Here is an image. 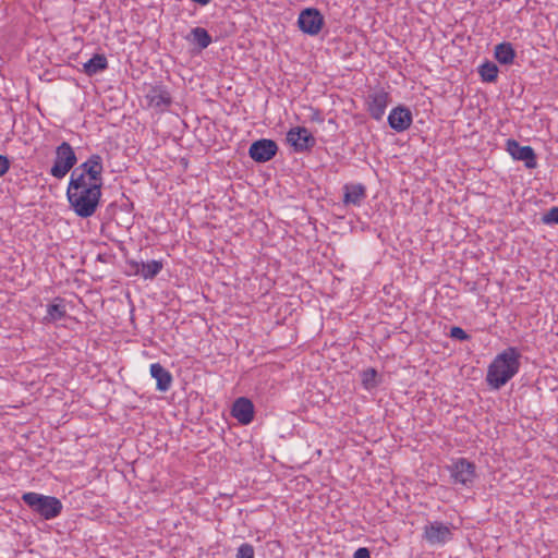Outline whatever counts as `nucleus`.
Returning a JSON list of instances; mask_svg holds the SVG:
<instances>
[{
	"mask_svg": "<svg viewBox=\"0 0 558 558\" xmlns=\"http://www.w3.org/2000/svg\"><path fill=\"white\" fill-rule=\"evenodd\" d=\"M376 377H377L376 369L367 368L366 371H364L362 374V384H363L364 388H366V389L375 388L377 386Z\"/></svg>",
	"mask_w": 558,
	"mask_h": 558,
	"instance_id": "nucleus-23",
	"label": "nucleus"
},
{
	"mask_svg": "<svg viewBox=\"0 0 558 558\" xmlns=\"http://www.w3.org/2000/svg\"><path fill=\"white\" fill-rule=\"evenodd\" d=\"M106 68L107 58L105 54L96 53L84 63L83 70H105Z\"/></svg>",
	"mask_w": 558,
	"mask_h": 558,
	"instance_id": "nucleus-22",
	"label": "nucleus"
},
{
	"mask_svg": "<svg viewBox=\"0 0 558 558\" xmlns=\"http://www.w3.org/2000/svg\"><path fill=\"white\" fill-rule=\"evenodd\" d=\"M22 500L32 511L38 513L45 520L57 518L63 509L62 502L57 497L46 496L35 492L24 493Z\"/></svg>",
	"mask_w": 558,
	"mask_h": 558,
	"instance_id": "nucleus-3",
	"label": "nucleus"
},
{
	"mask_svg": "<svg viewBox=\"0 0 558 558\" xmlns=\"http://www.w3.org/2000/svg\"><path fill=\"white\" fill-rule=\"evenodd\" d=\"M102 157L94 154L72 171L70 179L80 180L81 178L83 182H102Z\"/></svg>",
	"mask_w": 558,
	"mask_h": 558,
	"instance_id": "nucleus-7",
	"label": "nucleus"
},
{
	"mask_svg": "<svg viewBox=\"0 0 558 558\" xmlns=\"http://www.w3.org/2000/svg\"><path fill=\"white\" fill-rule=\"evenodd\" d=\"M51 74H54V72H48V71H45L43 73V75L39 76L40 80H46L48 82L54 80V76H51Z\"/></svg>",
	"mask_w": 558,
	"mask_h": 558,
	"instance_id": "nucleus-31",
	"label": "nucleus"
},
{
	"mask_svg": "<svg viewBox=\"0 0 558 558\" xmlns=\"http://www.w3.org/2000/svg\"><path fill=\"white\" fill-rule=\"evenodd\" d=\"M86 74H88L89 76L94 73V72H90V71H87L85 72Z\"/></svg>",
	"mask_w": 558,
	"mask_h": 558,
	"instance_id": "nucleus-33",
	"label": "nucleus"
},
{
	"mask_svg": "<svg viewBox=\"0 0 558 558\" xmlns=\"http://www.w3.org/2000/svg\"><path fill=\"white\" fill-rule=\"evenodd\" d=\"M66 316L64 300L56 298L52 303L47 305V314L43 318L45 324L56 323Z\"/></svg>",
	"mask_w": 558,
	"mask_h": 558,
	"instance_id": "nucleus-18",
	"label": "nucleus"
},
{
	"mask_svg": "<svg viewBox=\"0 0 558 558\" xmlns=\"http://www.w3.org/2000/svg\"><path fill=\"white\" fill-rule=\"evenodd\" d=\"M254 547L250 543H243L236 550L235 558H254Z\"/></svg>",
	"mask_w": 558,
	"mask_h": 558,
	"instance_id": "nucleus-24",
	"label": "nucleus"
},
{
	"mask_svg": "<svg viewBox=\"0 0 558 558\" xmlns=\"http://www.w3.org/2000/svg\"><path fill=\"white\" fill-rule=\"evenodd\" d=\"M449 335L451 338L460 341H466L470 339V336L461 327L458 326L451 327Z\"/></svg>",
	"mask_w": 558,
	"mask_h": 558,
	"instance_id": "nucleus-26",
	"label": "nucleus"
},
{
	"mask_svg": "<svg viewBox=\"0 0 558 558\" xmlns=\"http://www.w3.org/2000/svg\"><path fill=\"white\" fill-rule=\"evenodd\" d=\"M390 102L389 92L383 86L369 87L365 97V104L369 116L374 120H381Z\"/></svg>",
	"mask_w": 558,
	"mask_h": 558,
	"instance_id": "nucleus-6",
	"label": "nucleus"
},
{
	"mask_svg": "<svg viewBox=\"0 0 558 558\" xmlns=\"http://www.w3.org/2000/svg\"><path fill=\"white\" fill-rule=\"evenodd\" d=\"M521 353L514 347H509L498 353L488 366L486 383L495 390L504 387L520 369Z\"/></svg>",
	"mask_w": 558,
	"mask_h": 558,
	"instance_id": "nucleus-2",
	"label": "nucleus"
},
{
	"mask_svg": "<svg viewBox=\"0 0 558 558\" xmlns=\"http://www.w3.org/2000/svg\"><path fill=\"white\" fill-rule=\"evenodd\" d=\"M494 54L500 64L509 65L513 62L515 51L512 44L505 41L496 45Z\"/></svg>",
	"mask_w": 558,
	"mask_h": 558,
	"instance_id": "nucleus-20",
	"label": "nucleus"
},
{
	"mask_svg": "<svg viewBox=\"0 0 558 558\" xmlns=\"http://www.w3.org/2000/svg\"><path fill=\"white\" fill-rule=\"evenodd\" d=\"M546 225H558V207H551L542 218Z\"/></svg>",
	"mask_w": 558,
	"mask_h": 558,
	"instance_id": "nucleus-25",
	"label": "nucleus"
},
{
	"mask_svg": "<svg viewBox=\"0 0 558 558\" xmlns=\"http://www.w3.org/2000/svg\"><path fill=\"white\" fill-rule=\"evenodd\" d=\"M192 1L195 3H198L201 5H207L208 3H210L211 0H192Z\"/></svg>",
	"mask_w": 558,
	"mask_h": 558,
	"instance_id": "nucleus-32",
	"label": "nucleus"
},
{
	"mask_svg": "<svg viewBox=\"0 0 558 558\" xmlns=\"http://www.w3.org/2000/svg\"><path fill=\"white\" fill-rule=\"evenodd\" d=\"M476 70H480V71H496V70H499V69H498V66L494 62L486 61V62L480 64Z\"/></svg>",
	"mask_w": 558,
	"mask_h": 558,
	"instance_id": "nucleus-29",
	"label": "nucleus"
},
{
	"mask_svg": "<svg viewBox=\"0 0 558 558\" xmlns=\"http://www.w3.org/2000/svg\"><path fill=\"white\" fill-rule=\"evenodd\" d=\"M76 162L77 158L72 146L68 142H62L56 148V158L50 174L56 179H63Z\"/></svg>",
	"mask_w": 558,
	"mask_h": 558,
	"instance_id": "nucleus-5",
	"label": "nucleus"
},
{
	"mask_svg": "<svg viewBox=\"0 0 558 558\" xmlns=\"http://www.w3.org/2000/svg\"><path fill=\"white\" fill-rule=\"evenodd\" d=\"M452 529L451 524L440 521L428 522L423 527V538L429 545H444L452 539Z\"/></svg>",
	"mask_w": 558,
	"mask_h": 558,
	"instance_id": "nucleus-8",
	"label": "nucleus"
},
{
	"mask_svg": "<svg viewBox=\"0 0 558 558\" xmlns=\"http://www.w3.org/2000/svg\"><path fill=\"white\" fill-rule=\"evenodd\" d=\"M366 197V189L363 184H347L344 185V204H352L360 206Z\"/></svg>",
	"mask_w": 558,
	"mask_h": 558,
	"instance_id": "nucleus-19",
	"label": "nucleus"
},
{
	"mask_svg": "<svg viewBox=\"0 0 558 558\" xmlns=\"http://www.w3.org/2000/svg\"><path fill=\"white\" fill-rule=\"evenodd\" d=\"M300 29L311 36L317 35L324 25V16L315 8L304 9L298 19Z\"/></svg>",
	"mask_w": 558,
	"mask_h": 558,
	"instance_id": "nucleus-10",
	"label": "nucleus"
},
{
	"mask_svg": "<svg viewBox=\"0 0 558 558\" xmlns=\"http://www.w3.org/2000/svg\"><path fill=\"white\" fill-rule=\"evenodd\" d=\"M102 182H83L70 179L66 197L73 211L81 218L93 216L99 205Z\"/></svg>",
	"mask_w": 558,
	"mask_h": 558,
	"instance_id": "nucleus-1",
	"label": "nucleus"
},
{
	"mask_svg": "<svg viewBox=\"0 0 558 558\" xmlns=\"http://www.w3.org/2000/svg\"><path fill=\"white\" fill-rule=\"evenodd\" d=\"M287 141L296 153L308 151L316 145V138L304 126L292 128L287 133Z\"/></svg>",
	"mask_w": 558,
	"mask_h": 558,
	"instance_id": "nucleus-9",
	"label": "nucleus"
},
{
	"mask_svg": "<svg viewBox=\"0 0 558 558\" xmlns=\"http://www.w3.org/2000/svg\"><path fill=\"white\" fill-rule=\"evenodd\" d=\"M447 470L452 484L466 488L471 487L477 477L475 464L465 458L453 460L450 465H447Z\"/></svg>",
	"mask_w": 558,
	"mask_h": 558,
	"instance_id": "nucleus-4",
	"label": "nucleus"
},
{
	"mask_svg": "<svg viewBox=\"0 0 558 558\" xmlns=\"http://www.w3.org/2000/svg\"><path fill=\"white\" fill-rule=\"evenodd\" d=\"M481 75V78L485 83H494L497 81L498 73L499 72H478Z\"/></svg>",
	"mask_w": 558,
	"mask_h": 558,
	"instance_id": "nucleus-27",
	"label": "nucleus"
},
{
	"mask_svg": "<svg viewBox=\"0 0 558 558\" xmlns=\"http://www.w3.org/2000/svg\"><path fill=\"white\" fill-rule=\"evenodd\" d=\"M506 149L513 159L523 161L527 169L536 168V155L531 146H521L518 141L509 138Z\"/></svg>",
	"mask_w": 558,
	"mask_h": 558,
	"instance_id": "nucleus-12",
	"label": "nucleus"
},
{
	"mask_svg": "<svg viewBox=\"0 0 558 558\" xmlns=\"http://www.w3.org/2000/svg\"><path fill=\"white\" fill-rule=\"evenodd\" d=\"M231 414L239 423L247 425L254 418V404L250 399L240 397L234 401Z\"/></svg>",
	"mask_w": 558,
	"mask_h": 558,
	"instance_id": "nucleus-14",
	"label": "nucleus"
},
{
	"mask_svg": "<svg viewBox=\"0 0 558 558\" xmlns=\"http://www.w3.org/2000/svg\"><path fill=\"white\" fill-rule=\"evenodd\" d=\"M131 267L136 275H140L145 280H151L162 270L163 265L162 262L154 259L147 263L132 262Z\"/></svg>",
	"mask_w": 558,
	"mask_h": 558,
	"instance_id": "nucleus-16",
	"label": "nucleus"
},
{
	"mask_svg": "<svg viewBox=\"0 0 558 558\" xmlns=\"http://www.w3.org/2000/svg\"><path fill=\"white\" fill-rule=\"evenodd\" d=\"M278 151L275 141L260 138L253 142L248 148V156L256 162L263 163L271 160Z\"/></svg>",
	"mask_w": 558,
	"mask_h": 558,
	"instance_id": "nucleus-11",
	"label": "nucleus"
},
{
	"mask_svg": "<svg viewBox=\"0 0 558 558\" xmlns=\"http://www.w3.org/2000/svg\"><path fill=\"white\" fill-rule=\"evenodd\" d=\"M146 99L148 106L156 109H163L171 102L169 93L161 86L150 87L146 94Z\"/></svg>",
	"mask_w": 558,
	"mask_h": 558,
	"instance_id": "nucleus-17",
	"label": "nucleus"
},
{
	"mask_svg": "<svg viewBox=\"0 0 558 558\" xmlns=\"http://www.w3.org/2000/svg\"><path fill=\"white\" fill-rule=\"evenodd\" d=\"M354 558H371L369 550L365 547H361L355 550Z\"/></svg>",
	"mask_w": 558,
	"mask_h": 558,
	"instance_id": "nucleus-30",
	"label": "nucleus"
},
{
	"mask_svg": "<svg viewBox=\"0 0 558 558\" xmlns=\"http://www.w3.org/2000/svg\"><path fill=\"white\" fill-rule=\"evenodd\" d=\"M193 41L202 49L207 48L211 43V37L203 27H195L191 31Z\"/></svg>",
	"mask_w": 558,
	"mask_h": 558,
	"instance_id": "nucleus-21",
	"label": "nucleus"
},
{
	"mask_svg": "<svg viewBox=\"0 0 558 558\" xmlns=\"http://www.w3.org/2000/svg\"><path fill=\"white\" fill-rule=\"evenodd\" d=\"M10 169V160L7 156L0 155V177L5 174Z\"/></svg>",
	"mask_w": 558,
	"mask_h": 558,
	"instance_id": "nucleus-28",
	"label": "nucleus"
},
{
	"mask_svg": "<svg viewBox=\"0 0 558 558\" xmlns=\"http://www.w3.org/2000/svg\"><path fill=\"white\" fill-rule=\"evenodd\" d=\"M388 124L396 132L408 130L412 124L411 111L403 106L393 108L388 116Z\"/></svg>",
	"mask_w": 558,
	"mask_h": 558,
	"instance_id": "nucleus-13",
	"label": "nucleus"
},
{
	"mask_svg": "<svg viewBox=\"0 0 558 558\" xmlns=\"http://www.w3.org/2000/svg\"><path fill=\"white\" fill-rule=\"evenodd\" d=\"M149 371L151 377L156 379V389L161 392L168 391L173 380L171 373L160 363H153Z\"/></svg>",
	"mask_w": 558,
	"mask_h": 558,
	"instance_id": "nucleus-15",
	"label": "nucleus"
}]
</instances>
